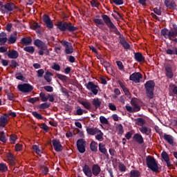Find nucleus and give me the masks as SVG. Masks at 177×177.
<instances>
[{"instance_id": "6e6d98bb", "label": "nucleus", "mask_w": 177, "mask_h": 177, "mask_svg": "<svg viewBox=\"0 0 177 177\" xmlns=\"http://www.w3.org/2000/svg\"><path fill=\"white\" fill-rule=\"evenodd\" d=\"M122 89L127 97L131 99V92H129V90L125 86L122 87Z\"/></svg>"}, {"instance_id": "a878e982", "label": "nucleus", "mask_w": 177, "mask_h": 177, "mask_svg": "<svg viewBox=\"0 0 177 177\" xmlns=\"http://www.w3.org/2000/svg\"><path fill=\"white\" fill-rule=\"evenodd\" d=\"M7 56L9 59H17L19 57V52L16 50H12L11 52L7 53Z\"/></svg>"}, {"instance_id": "6ab92c4d", "label": "nucleus", "mask_w": 177, "mask_h": 177, "mask_svg": "<svg viewBox=\"0 0 177 177\" xmlns=\"http://www.w3.org/2000/svg\"><path fill=\"white\" fill-rule=\"evenodd\" d=\"M133 140L138 143V145H143L145 143V140L143 139V136H142L139 133H136L133 136Z\"/></svg>"}, {"instance_id": "20e7f679", "label": "nucleus", "mask_w": 177, "mask_h": 177, "mask_svg": "<svg viewBox=\"0 0 177 177\" xmlns=\"http://www.w3.org/2000/svg\"><path fill=\"white\" fill-rule=\"evenodd\" d=\"M146 164L147 168H149L153 172H156V174L160 172L159 167H158V162L156 160L151 156H147L146 157Z\"/></svg>"}, {"instance_id": "37998d69", "label": "nucleus", "mask_w": 177, "mask_h": 177, "mask_svg": "<svg viewBox=\"0 0 177 177\" xmlns=\"http://www.w3.org/2000/svg\"><path fill=\"white\" fill-rule=\"evenodd\" d=\"M6 93L8 100H12L13 102L16 100V98L15 97V94H13V93L9 91H6Z\"/></svg>"}, {"instance_id": "c03bdc74", "label": "nucleus", "mask_w": 177, "mask_h": 177, "mask_svg": "<svg viewBox=\"0 0 177 177\" xmlns=\"http://www.w3.org/2000/svg\"><path fill=\"white\" fill-rule=\"evenodd\" d=\"M8 171V166L6 163L1 162L0 163V171L1 172H7Z\"/></svg>"}, {"instance_id": "13d9d810", "label": "nucleus", "mask_w": 177, "mask_h": 177, "mask_svg": "<svg viewBox=\"0 0 177 177\" xmlns=\"http://www.w3.org/2000/svg\"><path fill=\"white\" fill-rule=\"evenodd\" d=\"M118 135H122V133H124V127L121 124L118 125Z\"/></svg>"}, {"instance_id": "393cba45", "label": "nucleus", "mask_w": 177, "mask_h": 177, "mask_svg": "<svg viewBox=\"0 0 177 177\" xmlns=\"http://www.w3.org/2000/svg\"><path fill=\"white\" fill-rule=\"evenodd\" d=\"M8 42V35L2 32L0 33V45L3 46Z\"/></svg>"}, {"instance_id": "69168bd1", "label": "nucleus", "mask_w": 177, "mask_h": 177, "mask_svg": "<svg viewBox=\"0 0 177 177\" xmlns=\"http://www.w3.org/2000/svg\"><path fill=\"white\" fill-rule=\"evenodd\" d=\"M45 73V71H44V69H39L37 71V77H39V78H41V77H44V73Z\"/></svg>"}, {"instance_id": "7ed1b4c3", "label": "nucleus", "mask_w": 177, "mask_h": 177, "mask_svg": "<svg viewBox=\"0 0 177 177\" xmlns=\"http://www.w3.org/2000/svg\"><path fill=\"white\" fill-rule=\"evenodd\" d=\"M160 35L164 37L166 39H170L172 41V38L177 37V25L176 24H172V27L169 30L167 28H164L160 30Z\"/></svg>"}, {"instance_id": "dca6fc26", "label": "nucleus", "mask_w": 177, "mask_h": 177, "mask_svg": "<svg viewBox=\"0 0 177 177\" xmlns=\"http://www.w3.org/2000/svg\"><path fill=\"white\" fill-rule=\"evenodd\" d=\"M164 3L167 9H170L171 10H175L176 9V3L174 0H164Z\"/></svg>"}, {"instance_id": "e433bc0d", "label": "nucleus", "mask_w": 177, "mask_h": 177, "mask_svg": "<svg viewBox=\"0 0 177 177\" xmlns=\"http://www.w3.org/2000/svg\"><path fill=\"white\" fill-rule=\"evenodd\" d=\"M32 42L31 37H24L21 39V43L24 45H30Z\"/></svg>"}, {"instance_id": "412c9836", "label": "nucleus", "mask_w": 177, "mask_h": 177, "mask_svg": "<svg viewBox=\"0 0 177 177\" xmlns=\"http://www.w3.org/2000/svg\"><path fill=\"white\" fill-rule=\"evenodd\" d=\"M82 171L84 175L87 177H92V169L89 167V165L85 164L82 167Z\"/></svg>"}, {"instance_id": "1a4fd4ad", "label": "nucleus", "mask_w": 177, "mask_h": 177, "mask_svg": "<svg viewBox=\"0 0 177 177\" xmlns=\"http://www.w3.org/2000/svg\"><path fill=\"white\" fill-rule=\"evenodd\" d=\"M17 88L20 92H22L23 93H28L29 92H32V91L34 89V87L30 84L24 83L22 84H18Z\"/></svg>"}, {"instance_id": "cd10ccee", "label": "nucleus", "mask_w": 177, "mask_h": 177, "mask_svg": "<svg viewBox=\"0 0 177 177\" xmlns=\"http://www.w3.org/2000/svg\"><path fill=\"white\" fill-rule=\"evenodd\" d=\"M86 133H88V135H91L92 136H95V135H96V133H97L99 129L86 127Z\"/></svg>"}, {"instance_id": "39448f33", "label": "nucleus", "mask_w": 177, "mask_h": 177, "mask_svg": "<svg viewBox=\"0 0 177 177\" xmlns=\"http://www.w3.org/2000/svg\"><path fill=\"white\" fill-rule=\"evenodd\" d=\"M154 86H156V83L153 80H149L145 84L147 96L149 99L154 97Z\"/></svg>"}, {"instance_id": "9d476101", "label": "nucleus", "mask_w": 177, "mask_h": 177, "mask_svg": "<svg viewBox=\"0 0 177 177\" xmlns=\"http://www.w3.org/2000/svg\"><path fill=\"white\" fill-rule=\"evenodd\" d=\"M15 8L16 6H15V3H7L4 6L0 7V10L3 15H5V13H8V12H12L15 10Z\"/></svg>"}, {"instance_id": "5701e85b", "label": "nucleus", "mask_w": 177, "mask_h": 177, "mask_svg": "<svg viewBox=\"0 0 177 177\" xmlns=\"http://www.w3.org/2000/svg\"><path fill=\"white\" fill-rule=\"evenodd\" d=\"M165 75L167 77V78H169V80L174 78V73L172 72V67L170 66H167L165 68Z\"/></svg>"}, {"instance_id": "680f3d73", "label": "nucleus", "mask_w": 177, "mask_h": 177, "mask_svg": "<svg viewBox=\"0 0 177 177\" xmlns=\"http://www.w3.org/2000/svg\"><path fill=\"white\" fill-rule=\"evenodd\" d=\"M116 64H117L118 68L120 70V71H122V70H124V64H122V62L116 61Z\"/></svg>"}, {"instance_id": "603ef678", "label": "nucleus", "mask_w": 177, "mask_h": 177, "mask_svg": "<svg viewBox=\"0 0 177 177\" xmlns=\"http://www.w3.org/2000/svg\"><path fill=\"white\" fill-rule=\"evenodd\" d=\"M133 133H135V131H133V130H131V131L127 132L125 134L126 139H127V140H129L131 139V138H132V135H133Z\"/></svg>"}, {"instance_id": "f704fd0d", "label": "nucleus", "mask_w": 177, "mask_h": 177, "mask_svg": "<svg viewBox=\"0 0 177 177\" xmlns=\"http://www.w3.org/2000/svg\"><path fill=\"white\" fill-rule=\"evenodd\" d=\"M80 104L84 106V109H86V110H92V104L88 101H81Z\"/></svg>"}, {"instance_id": "5fc2aeb1", "label": "nucleus", "mask_w": 177, "mask_h": 177, "mask_svg": "<svg viewBox=\"0 0 177 177\" xmlns=\"http://www.w3.org/2000/svg\"><path fill=\"white\" fill-rule=\"evenodd\" d=\"M41 169L42 173L44 175H48V172H49V169H48V167H46L45 165H41Z\"/></svg>"}, {"instance_id": "473e14b6", "label": "nucleus", "mask_w": 177, "mask_h": 177, "mask_svg": "<svg viewBox=\"0 0 177 177\" xmlns=\"http://www.w3.org/2000/svg\"><path fill=\"white\" fill-rule=\"evenodd\" d=\"M50 77H53V73L47 71L44 75V80H46L47 82H50L52 81V78Z\"/></svg>"}, {"instance_id": "aec40b11", "label": "nucleus", "mask_w": 177, "mask_h": 177, "mask_svg": "<svg viewBox=\"0 0 177 177\" xmlns=\"http://www.w3.org/2000/svg\"><path fill=\"white\" fill-rule=\"evenodd\" d=\"M134 59L136 62H138V63H143L145 60H146V58L145 56H143V54L142 53H134Z\"/></svg>"}, {"instance_id": "4c0bfd02", "label": "nucleus", "mask_w": 177, "mask_h": 177, "mask_svg": "<svg viewBox=\"0 0 177 177\" xmlns=\"http://www.w3.org/2000/svg\"><path fill=\"white\" fill-rule=\"evenodd\" d=\"M97 135L95 136L96 140H98V142H103V132H102V130L99 129L97 131Z\"/></svg>"}, {"instance_id": "0e129e2a", "label": "nucleus", "mask_w": 177, "mask_h": 177, "mask_svg": "<svg viewBox=\"0 0 177 177\" xmlns=\"http://www.w3.org/2000/svg\"><path fill=\"white\" fill-rule=\"evenodd\" d=\"M119 171H120V172H125V171H127V167L124 164H120L119 165Z\"/></svg>"}, {"instance_id": "a18cd8bd", "label": "nucleus", "mask_w": 177, "mask_h": 177, "mask_svg": "<svg viewBox=\"0 0 177 177\" xmlns=\"http://www.w3.org/2000/svg\"><path fill=\"white\" fill-rule=\"evenodd\" d=\"M32 115H33V117H35V118H37V120H44V116L38 113V112L37 111L32 112Z\"/></svg>"}, {"instance_id": "79ce46f5", "label": "nucleus", "mask_w": 177, "mask_h": 177, "mask_svg": "<svg viewBox=\"0 0 177 177\" xmlns=\"http://www.w3.org/2000/svg\"><path fill=\"white\" fill-rule=\"evenodd\" d=\"M0 141L3 143H6L8 142V139L6 138V136H5V132H0Z\"/></svg>"}, {"instance_id": "9b49d317", "label": "nucleus", "mask_w": 177, "mask_h": 177, "mask_svg": "<svg viewBox=\"0 0 177 177\" xmlns=\"http://www.w3.org/2000/svg\"><path fill=\"white\" fill-rule=\"evenodd\" d=\"M77 149L80 153L82 154L86 151L85 146H86V141L84 138H80L77 141Z\"/></svg>"}, {"instance_id": "2f4dec72", "label": "nucleus", "mask_w": 177, "mask_h": 177, "mask_svg": "<svg viewBox=\"0 0 177 177\" xmlns=\"http://www.w3.org/2000/svg\"><path fill=\"white\" fill-rule=\"evenodd\" d=\"M50 107V102H44V103L39 104L37 106V109H38L39 110H45L46 109H49Z\"/></svg>"}, {"instance_id": "72a5a7b5", "label": "nucleus", "mask_w": 177, "mask_h": 177, "mask_svg": "<svg viewBox=\"0 0 177 177\" xmlns=\"http://www.w3.org/2000/svg\"><path fill=\"white\" fill-rule=\"evenodd\" d=\"M97 146H98L97 142L93 140L90 143V149L91 150V151L96 153L97 151Z\"/></svg>"}, {"instance_id": "49530a36", "label": "nucleus", "mask_w": 177, "mask_h": 177, "mask_svg": "<svg viewBox=\"0 0 177 177\" xmlns=\"http://www.w3.org/2000/svg\"><path fill=\"white\" fill-rule=\"evenodd\" d=\"M39 97L42 102H48V96H46V95L44 92H41L39 93Z\"/></svg>"}, {"instance_id": "58836bf2", "label": "nucleus", "mask_w": 177, "mask_h": 177, "mask_svg": "<svg viewBox=\"0 0 177 177\" xmlns=\"http://www.w3.org/2000/svg\"><path fill=\"white\" fill-rule=\"evenodd\" d=\"M24 50H25V52H28V53H30V55H32V53L35 52V48L34 46H26L24 48Z\"/></svg>"}, {"instance_id": "052dcab7", "label": "nucleus", "mask_w": 177, "mask_h": 177, "mask_svg": "<svg viewBox=\"0 0 177 177\" xmlns=\"http://www.w3.org/2000/svg\"><path fill=\"white\" fill-rule=\"evenodd\" d=\"M82 114H84V109H81V107L79 106L76 110L75 115H82Z\"/></svg>"}, {"instance_id": "ea45409f", "label": "nucleus", "mask_w": 177, "mask_h": 177, "mask_svg": "<svg viewBox=\"0 0 177 177\" xmlns=\"http://www.w3.org/2000/svg\"><path fill=\"white\" fill-rule=\"evenodd\" d=\"M130 177H140V172L138 170L133 169L130 171Z\"/></svg>"}, {"instance_id": "8fccbe9b", "label": "nucleus", "mask_w": 177, "mask_h": 177, "mask_svg": "<svg viewBox=\"0 0 177 177\" xmlns=\"http://www.w3.org/2000/svg\"><path fill=\"white\" fill-rule=\"evenodd\" d=\"M28 102L29 103H31L32 104H34L35 103H36V102H39V97H30V98L28 99Z\"/></svg>"}, {"instance_id": "bf43d9fd", "label": "nucleus", "mask_w": 177, "mask_h": 177, "mask_svg": "<svg viewBox=\"0 0 177 177\" xmlns=\"http://www.w3.org/2000/svg\"><path fill=\"white\" fill-rule=\"evenodd\" d=\"M90 3L92 8H97L100 5L99 1H97V0H92L91 1H90Z\"/></svg>"}, {"instance_id": "6e6552de", "label": "nucleus", "mask_w": 177, "mask_h": 177, "mask_svg": "<svg viewBox=\"0 0 177 177\" xmlns=\"http://www.w3.org/2000/svg\"><path fill=\"white\" fill-rule=\"evenodd\" d=\"M60 44L64 46V48H65L64 53L66 55H71V53L74 52V48H73L71 43L66 40H62Z\"/></svg>"}, {"instance_id": "0eeeda50", "label": "nucleus", "mask_w": 177, "mask_h": 177, "mask_svg": "<svg viewBox=\"0 0 177 177\" xmlns=\"http://www.w3.org/2000/svg\"><path fill=\"white\" fill-rule=\"evenodd\" d=\"M131 106H133V107L129 105L125 106L127 111L132 113H138V111H140V106L139 104H138V101L136 100V99H133V98L131 99Z\"/></svg>"}, {"instance_id": "4d7b16f0", "label": "nucleus", "mask_w": 177, "mask_h": 177, "mask_svg": "<svg viewBox=\"0 0 177 177\" xmlns=\"http://www.w3.org/2000/svg\"><path fill=\"white\" fill-rule=\"evenodd\" d=\"M10 67H12V68H16V67H19V63H17L16 60L12 59L11 60V64H10Z\"/></svg>"}, {"instance_id": "bb28decb", "label": "nucleus", "mask_w": 177, "mask_h": 177, "mask_svg": "<svg viewBox=\"0 0 177 177\" xmlns=\"http://www.w3.org/2000/svg\"><path fill=\"white\" fill-rule=\"evenodd\" d=\"M163 139L164 140L167 142L169 145H174V136H172L171 135L165 133L163 135Z\"/></svg>"}, {"instance_id": "7c9ffc66", "label": "nucleus", "mask_w": 177, "mask_h": 177, "mask_svg": "<svg viewBox=\"0 0 177 177\" xmlns=\"http://www.w3.org/2000/svg\"><path fill=\"white\" fill-rule=\"evenodd\" d=\"M92 104L94 106L95 109H100L102 106V101L99 98H94L92 102Z\"/></svg>"}, {"instance_id": "774afa93", "label": "nucleus", "mask_w": 177, "mask_h": 177, "mask_svg": "<svg viewBox=\"0 0 177 177\" xmlns=\"http://www.w3.org/2000/svg\"><path fill=\"white\" fill-rule=\"evenodd\" d=\"M44 89H45L46 92H53V87H52L51 86H45L44 87Z\"/></svg>"}, {"instance_id": "2eb2a0df", "label": "nucleus", "mask_w": 177, "mask_h": 177, "mask_svg": "<svg viewBox=\"0 0 177 177\" xmlns=\"http://www.w3.org/2000/svg\"><path fill=\"white\" fill-rule=\"evenodd\" d=\"M43 21L45 23L47 28H49V30L53 28V22L50 19V17H49V16L47 15H44Z\"/></svg>"}, {"instance_id": "09e8293b", "label": "nucleus", "mask_w": 177, "mask_h": 177, "mask_svg": "<svg viewBox=\"0 0 177 177\" xmlns=\"http://www.w3.org/2000/svg\"><path fill=\"white\" fill-rule=\"evenodd\" d=\"M16 140H17V136H16V134H12L10 136V143H12V145H15V143H16Z\"/></svg>"}, {"instance_id": "a19ab883", "label": "nucleus", "mask_w": 177, "mask_h": 177, "mask_svg": "<svg viewBox=\"0 0 177 177\" xmlns=\"http://www.w3.org/2000/svg\"><path fill=\"white\" fill-rule=\"evenodd\" d=\"M56 77H58L59 80L62 81V82H67L68 77L64 75H62L60 73H56Z\"/></svg>"}, {"instance_id": "c756f323", "label": "nucleus", "mask_w": 177, "mask_h": 177, "mask_svg": "<svg viewBox=\"0 0 177 177\" xmlns=\"http://www.w3.org/2000/svg\"><path fill=\"white\" fill-rule=\"evenodd\" d=\"M8 118L1 115L0 117V127L1 128H5V127H6V124H8Z\"/></svg>"}, {"instance_id": "3c124183", "label": "nucleus", "mask_w": 177, "mask_h": 177, "mask_svg": "<svg viewBox=\"0 0 177 177\" xmlns=\"http://www.w3.org/2000/svg\"><path fill=\"white\" fill-rule=\"evenodd\" d=\"M100 121L101 124H105L106 125H109V120L104 116H100Z\"/></svg>"}, {"instance_id": "338daca9", "label": "nucleus", "mask_w": 177, "mask_h": 177, "mask_svg": "<svg viewBox=\"0 0 177 177\" xmlns=\"http://www.w3.org/2000/svg\"><path fill=\"white\" fill-rule=\"evenodd\" d=\"M15 151H21V149H23V145L21 144H17L15 147Z\"/></svg>"}, {"instance_id": "4468645a", "label": "nucleus", "mask_w": 177, "mask_h": 177, "mask_svg": "<svg viewBox=\"0 0 177 177\" xmlns=\"http://www.w3.org/2000/svg\"><path fill=\"white\" fill-rule=\"evenodd\" d=\"M86 88L88 91H91L95 95H97L99 92V86L95 84L93 82H89L86 85Z\"/></svg>"}, {"instance_id": "de8ad7c7", "label": "nucleus", "mask_w": 177, "mask_h": 177, "mask_svg": "<svg viewBox=\"0 0 177 177\" xmlns=\"http://www.w3.org/2000/svg\"><path fill=\"white\" fill-rule=\"evenodd\" d=\"M161 157L164 160V161H169V156L168 155L167 151H162L161 153Z\"/></svg>"}, {"instance_id": "a211bd4d", "label": "nucleus", "mask_w": 177, "mask_h": 177, "mask_svg": "<svg viewBox=\"0 0 177 177\" xmlns=\"http://www.w3.org/2000/svg\"><path fill=\"white\" fill-rule=\"evenodd\" d=\"M98 149H99V151H100L102 154L105 156L106 158H109V152H107V149H106V145L102 142H100L98 145Z\"/></svg>"}, {"instance_id": "b1692460", "label": "nucleus", "mask_w": 177, "mask_h": 177, "mask_svg": "<svg viewBox=\"0 0 177 177\" xmlns=\"http://www.w3.org/2000/svg\"><path fill=\"white\" fill-rule=\"evenodd\" d=\"M7 41L10 45L16 44V41H17V32H15L14 33L11 34Z\"/></svg>"}, {"instance_id": "f3484780", "label": "nucleus", "mask_w": 177, "mask_h": 177, "mask_svg": "<svg viewBox=\"0 0 177 177\" xmlns=\"http://www.w3.org/2000/svg\"><path fill=\"white\" fill-rule=\"evenodd\" d=\"M91 172L93 176H99L100 172H102V169L100 168V166H99V165L94 164L92 166Z\"/></svg>"}, {"instance_id": "4be33fe9", "label": "nucleus", "mask_w": 177, "mask_h": 177, "mask_svg": "<svg viewBox=\"0 0 177 177\" xmlns=\"http://www.w3.org/2000/svg\"><path fill=\"white\" fill-rule=\"evenodd\" d=\"M6 156L10 165H12V166L16 165V158H15V155H13V153H8Z\"/></svg>"}, {"instance_id": "c85d7f7f", "label": "nucleus", "mask_w": 177, "mask_h": 177, "mask_svg": "<svg viewBox=\"0 0 177 177\" xmlns=\"http://www.w3.org/2000/svg\"><path fill=\"white\" fill-rule=\"evenodd\" d=\"M139 131L141 132V133H143L144 135H150L151 133V130L150 129H148L146 126H142L140 128H139Z\"/></svg>"}, {"instance_id": "ddd939ff", "label": "nucleus", "mask_w": 177, "mask_h": 177, "mask_svg": "<svg viewBox=\"0 0 177 177\" xmlns=\"http://www.w3.org/2000/svg\"><path fill=\"white\" fill-rule=\"evenodd\" d=\"M52 144L53 146L54 150L57 151V153H59L60 151H63V145H62V143H60L59 140L53 139L52 141Z\"/></svg>"}, {"instance_id": "e2e57ef3", "label": "nucleus", "mask_w": 177, "mask_h": 177, "mask_svg": "<svg viewBox=\"0 0 177 177\" xmlns=\"http://www.w3.org/2000/svg\"><path fill=\"white\" fill-rule=\"evenodd\" d=\"M32 149L34 151H35L36 154H40L41 153V149H39V147L38 145H33L32 146Z\"/></svg>"}, {"instance_id": "f8f14e48", "label": "nucleus", "mask_w": 177, "mask_h": 177, "mask_svg": "<svg viewBox=\"0 0 177 177\" xmlns=\"http://www.w3.org/2000/svg\"><path fill=\"white\" fill-rule=\"evenodd\" d=\"M142 78H143V75L139 72L133 73L129 76V80L133 81L135 84H139Z\"/></svg>"}, {"instance_id": "864d4df0", "label": "nucleus", "mask_w": 177, "mask_h": 177, "mask_svg": "<svg viewBox=\"0 0 177 177\" xmlns=\"http://www.w3.org/2000/svg\"><path fill=\"white\" fill-rule=\"evenodd\" d=\"M167 55H176L177 56V48H175L174 50L171 49H167L166 50Z\"/></svg>"}, {"instance_id": "423d86ee", "label": "nucleus", "mask_w": 177, "mask_h": 177, "mask_svg": "<svg viewBox=\"0 0 177 177\" xmlns=\"http://www.w3.org/2000/svg\"><path fill=\"white\" fill-rule=\"evenodd\" d=\"M34 45L37 46L39 50V56H44V50H46L47 53L46 55L49 54V50L48 49V46H46V44L45 42L42 41L39 39H37L34 41Z\"/></svg>"}, {"instance_id": "f257e3e1", "label": "nucleus", "mask_w": 177, "mask_h": 177, "mask_svg": "<svg viewBox=\"0 0 177 177\" xmlns=\"http://www.w3.org/2000/svg\"><path fill=\"white\" fill-rule=\"evenodd\" d=\"M102 19L94 18L93 19V21L95 23L97 27H99V28H102V26H104V24H106V26H107L108 28H109L112 32H114L116 34V35H120L119 43L120 45H122L124 49L126 50L131 49V44L127 41L125 37L121 35V32H120V30H118L117 26H115L114 23H113L111 19H110V17H109L107 15H102Z\"/></svg>"}, {"instance_id": "c9c22d12", "label": "nucleus", "mask_w": 177, "mask_h": 177, "mask_svg": "<svg viewBox=\"0 0 177 177\" xmlns=\"http://www.w3.org/2000/svg\"><path fill=\"white\" fill-rule=\"evenodd\" d=\"M136 122V125H138V127H143L145 124H146V120L142 118H138L134 120Z\"/></svg>"}, {"instance_id": "f03ea898", "label": "nucleus", "mask_w": 177, "mask_h": 177, "mask_svg": "<svg viewBox=\"0 0 177 177\" xmlns=\"http://www.w3.org/2000/svg\"><path fill=\"white\" fill-rule=\"evenodd\" d=\"M56 26L61 32H66L67 31L69 32H74V31H77V30H78V27L75 26L71 22L63 21H57Z\"/></svg>"}]
</instances>
